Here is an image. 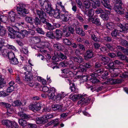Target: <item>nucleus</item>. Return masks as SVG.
<instances>
[{"instance_id": "obj_1", "label": "nucleus", "mask_w": 128, "mask_h": 128, "mask_svg": "<svg viewBox=\"0 0 128 128\" xmlns=\"http://www.w3.org/2000/svg\"><path fill=\"white\" fill-rule=\"evenodd\" d=\"M42 6V8L46 9L47 12L50 16H54L56 18H59L60 17V13L58 10H54L51 7L50 4L46 0H39Z\"/></svg>"}, {"instance_id": "obj_2", "label": "nucleus", "mask_w": 128, "mask_h": 128, "mask_svg": "<svg viewBox=\"0 0 128 128\" xmlns=\"http://www.w3.org/2000/svg\"><path fill=\"white\" fill-rule=\"evenodd\" d=\"M26 5L21 4L19 6L17 7V11L20 15L23 16L28 13V11L26 8Z\"/></svg>"}, {"instance_id": "obj_3", "label": "nucleus", "mask_w": 128, "mask_h": 128, "mask_svg": "<svg viewBox=\"0 0 128 128\" xmlns=\"http://www.w3.org/2000/svg\"><path fill=\"white\" fill-rule=\"evenodd\" d=\"M2 124L5 125L7 128H18V125L15 122H12L8 120H4L2 121Z\"/></svg>"}, {"instance_id": "obj_4", "label": "nucleus", "mask_w": 128, "mask_h": 128, "mask_svg": "<svg viewBox=\"0 0 128 128\" xmlns=\"http://www.w3.org/2000/svg\"><path fill=\"white\" fill-rule=\"evenodd\" d=\"M117 25L121 29L120 30H118L117 29H114L113 30L112 32L111 35L114 38H116V36L118 35L119 33L123 32L126 30V28H125V27L121 24L118 23L117 24Z\"/></svg>"}, {"instance_id": "obj_5", "label": "nucleus", "mask_w": 128, "mask_h": 128, "mask_svg": "<svg viewBox=\"0 0 128 128\" xmlns=\"http://www.w3.org/2000/svg\"><path fill=\"white\" fill-rule=\"evenodd\" d=\"M56 92V90L53 87L51 88L46 93L48 98L54 100L55 97L54 94Z\"/></svg>"}, {"instance_id": "obj_6", "label": "nucleus", "mask_w": 128, "mask_h": 128, "mask_svg": "<svg viewBox=\"0 0 128 128\" xmlns=\"http://www.w3.org/2000/svg\"><path fill=\"white\" fill-rule=\"evenodd\" d=\"M41 104L40 103H34L30 105L29 108L33 112H35L41 109Z\"/></svg>"}, {"instance_id": "obj_7", "label": "nucleus", "mask_w": 128, "mask_h": 128, "mask_svg": "<svg viewBox=\"0 0 128 128\" xmlns=\"http://www.w3.org/2000/svg\"><path fill=\"white\" fill-rule=\"evenodd\" d=\"M122 4H118V5H116L114 6V10L118 14L122 15L124 14L125 11L122 8Z\"/></svg>"}, {"instance_id": "obj_8", "label": "nucleus", "mask_w": 128, "mask_h": 128, "mask_svg": "<svg viewBox=\"0 0 128 128\" xmlns=\"http://www.w3.org/2000/svg\"><path fill=\"white\" fill-rule=\"evenodd\" d=\"M68 62L70 63L69 64L68 66H69L70 68L73 70H76L78 68V70L80 72H82L85 70V69L83 67V66L81 64L79 65V66H78V67H76L74 65L72 62L70 61Z\"/></svg>"}, {"instance_id": "obj_9", "label": "nucleus", "mask_w": 128, "mask_h": 128, "mask_svg": "<svg viewBox=\"0 0 128 128\" xmlns=\"http://www.w3.org/2000/svg\"><path fill=\"white\" fill-rule=\"evenodd\" d=\"M40 5L41 6L40 10H36V14L40 18H45L46 16V13L42 10H45L46 9H44L42 8V6H41V4L40 2Z\"/></svg>"}, {"instance_id": "obj_10", "label": "nucleus", "mask_w": 128, "mask_h": 128, "mask_svg": "<svg viewBox=\"0 0 128 128\" xmlns=\"http://www.w3.org/2000/svg\"><path fill=\"white\" fill-rule=\"evenodd\" d=\"M25 76L24 78V80L27 82H29L33 79V75L31 73L28 72H24Z\"/></svg>"}, {"instance_id": "obj_11", "label": "nucleus", "mask_w": 128, "mask_h": 128, "mask_svg": "<svg viewBox=\"0 0 128 128\" xmlns=\"http://www.w3.org/2000/svg\"><path fill=\"white\" fill-rule=\"evenodd\" d=\"M99 58L101 60V63L103 65H106L110 61L109 58L104 55H101L99 56Z\"/></svg>"}, {"instance_id": "obj_12", "label": "nucleus", "mask_w": 128, "mask_h": 128, "mask_svg": "<svg viewBox=\"0 0 128 128\" xmlns=\"http://www.w3.org/2000/svg\"><path fill=\"white\" fill-rule=\"evenodd\" d=\"M66 96V94L64 92H62L60 93H57L56 95H55L54 100H56L59 101H60Z\"/></svg>"}, {"instance_id": "obj_13", "label": "nucleus", "mask_w": 128, "mask_h": 128, "mask_svg": "<svg viewBox=\"0 0 128 128\" xmlns=\"http://www.w3.org/2000/svg\"><path fill=\"white\" fill-rule=\"evenodd\" d=\"M94 53L92 50H88L86 51L84 55L85 60L92 58L93 57Z\"/></svg>"}, {"instance_id": "obj_14", "label": "nucleus", "mask_w": 128, "mask_h": 128, "mask_svg": "<svg viewBox=\"0 0 128 128\" xmlns=\"http://www.w3.org/2000/svg\"><path fill=\"white\" fill-rule=\"evenodd\" d=\"M98 74L96 73L92 74L90 76L91 78H90L89 80L92 83L95 84L98 82L99 80L97 79L96 77L98 76Z\"/></svg>"}, {"instance_id": "obj_15", "label": "nucleus", "mask_w": 128, "mask_h": 128, "mask_svg": "<svg viewBox=\"0 0 128 128\" xmlns=\"http://www.w3.org/2000/svg\"><path fill=\"white\" fill-rule=\"evenodd\" d=\"M26 102L24 101L21 102L20 100H16L14 102L12 103V105L13 106H20L21 105L24 106L26 104Z\"/></svg>"}, {"instance_id": "obj_16", "label": "nucleus", "mask_w": 128, "mask_h": 128, "mask_svg": "<svg viewBox=\"0 0 128 128\" xmlns=\"http://www.w3.org/2000/svg\"><path fill=\"white\" fill-rule=\"evenodd\" d=\"M63 106L62 105L59 104H55L52 105V110L55 111H60L64 110L62 109Z\"/></svg>"}, {"instance_id": "obj_17", "label": "nucleus", "mask_w": 128, "mask_h": 128, "mask_svg": "<svg viewBox=\"0 0 128 128\" xmlns=\"http://www.w3.org/2000/svg\"><path fill=\"white\" fill-rule=\"evenodd\" d=\"M88 16L89 17L88 20V21L90 22V21L91 18H94L93 17H92V16L94 15V12L93 10L92 9H91L89 10H88L87 11L86 10V12H84V14H88Z\"/></svg>"}, {"instance_id": "obj_18", "label": "nucleus", "mask_w": 128, "mask_h": 128, "mask_svg": "<svg viewBox=\"0 0 128 128\" xmlns=\"http://www.w3.org/2000/svg\"><path fill=\"white\" fill-rule=\"evenodd\" d=\"M8 29L10 33H8V34L10 36V37L12 38H15V35L16 31L14 30L13 28L11 27H8Z\"/></svg>"}, {"instance_id": "obj_19", "label": "nucleus", "mask_w": 128, "mask_h": 128, "mask_svg": "<svg viewBox=\"0 0 128 128\" xmlns=\"http://www.w3.org/2000/svg\"><path fill=\"white\" fill-rule=\"evenodd\" d=\"M72 58L74 62H76L79 64L82 63L84 60V59L81 56L73 57Z\"/></svg>"}, {"instance_id": "obj_20", "label": "nucleus", "mask_w": 128, "mask_h": 128, "mask_svg": "<svg viewBox=\"0 0 128 128\" xmlns=\"http://www.w3.org/2000/svg\"><path fill=\"white\" fill-rule=\"evenodd\" d=\"M44 46L41 44H38L35 46L34 48L38 50V52H44V53L46 52V50H44L43 49Z\"/></svg>"}, {"instance_id": "obj_21", "label": "nucleus", "mask_w": 128, "mask_h": 128, "mask_svg": "<svg viewBox=\"0 0 128 128\" xmlns=\"http://www.w3.org/2000/svg\"><path fill=\"white\" fill-rule=\"evenodd\" d=\"M8 18L12 22H14L15 20L16 13L14 12L11 11L8 12Z\"/></svg>"}, {"instance_id": "obj_22", "label": "nucleus", "mask_w": 128, "mask_h": 128, "mask_svg": "<svg viewBox=\"0 0 128 128\" xmlns=\"http://www.w3.org/2000/svg\"><path fill=\"white\" fill-rule=\"evenodd\" d=\"M36 120V123L39 124L45 123L47 122V120H45L44 118V116L42 118H37Z\"/></svg>"}, {"instance_id": "obj_23", "label": "nucleus", "mask_w": 128, "mask_h": 128, "mask_svg": "<svg viewBox=\"0 0 128 128\" xmlns=\"http://www.w3.org/2000/svg\"><path fill=\"white\" fill-rule=\"evenodd\" d=\"M82 96L80 94H78L77 95H70V98L74 101H75L78 99H80L82 98Z\"/></svg>"}, {"instance_id": "obj_24", "label": "nucleus", "mask_w": 128, "mask_h": 128, "mask_svg": "<svg viewBox=\"0 0 128 128\" xmlns=\"http://www.w3.org/2000/svg\"><path fill=\"white\" fill-rule=\"evenodd\" d=\"M68 80L70 82L69 84L70 86V89L71 91L75 93H76L78 92V90L76 88L74 84V83H70V80L68 79Z\"/></svg>"}, {"instance_id": "obj_25", "label": "nucleus", "mask_w": 128, "mask_h": 128, "mask_svg": "<svg viewBox=\"0 0 128 128\" xmlns=\"http://www.w3.org/2000/svg\"><path fill=\"white\" fill-rule=\"evenodd\" d=\"M64 12L65 14H62L61 16V18L64 21L67 22L69 18L68 12L66 11V12Z\"/></svg>"}, {"instance_id": "obj_26", "label": "nucleus", "mask_w": 128, "mask_h": 128, "mask_svg": "<svg viewBox=\"0 0 128 128\" xmlns=\"http://www.w3.org/2000/svg\"><path fill=\"white\" fill-rule=\"evenodd\" d=\"M56 38L57 40L62 38V34L61 31L57 29L56 30Z\"/></svg>"}, {"instance_id": "obj_27", "label": "nucleus", "mask_w": 128, "mask_h": 128, "mask_svg": "<svg viewBox=\"0 0 128 128\" xmlns=\"http://www.w3.org/2000/svg\"><path fill=\"white\" fill-rule=\"evenodd\" d=\"M62 31V34L68 37L70 36V32L68 31V27L64 26L63 29Z\"/></svg>"}, {"instance_id": "obj_28", "label": "nucleus", "mask_w": 128, "mask_h": 128, "mask_svg": "<svg viewBox=\"0 0 128 128\" xmlns=\"http://www.w3.org/2000/svg\"><path fill=\"white\" fill-rule=\"evenodd\" d=\"M82 99L80 100L78 102V104H87L90 101V99L88 98H85L82 97Z\"/></svg>"}, {"instance_id": "obj_29", "label": "nucleus", "mask_w": 128, "mask_h": 128, "mask_svg": "<svg viewBox=\"0 0 128 128\" xmlns=\"http://www.w3.org/2000/svg\"><path fill=\"white\" fill-rule=\"evenodd\" d=\"M18 122L20 125L22 126L23 127H25L27 125V122L26 120L22 119H19Z\"/></svg>"}, {"instance_id": "obj_30", "label": "nucleus", "mask_w": 128, "mask_h": 128, "mask_svg": "<svg viewBox=\"0 0 128 128\" xmlns=\"http://www.w3.org/2000/svg\"><path fill=\"white\" fill-rule=\"evenodd\" d=\"M110 14V12L107 11L106 13L101 14L100 17L101 18H102L104 20H108Z\"/></svg>"}, {"instance_id": "obj_31", "label": "nucleus", "mask_w": 128, "mask_h": 128, "mask_svg": "<svg viewBox=\"0 0 128 128\" xmlns=\"http://www.w3.org/2000/svg\"><path fill=\"white\" fill-rule=\"evenodd\" d=\"M6 31L2 26H0V36H5L6 34Z\"/></svg>"}, {"instance_id": "obj_32", "label": "nucleus", "mask_w": 128, "mask_h": 128, "mask_svg": "<svg viewBox=\"0 0 128 128\" xmlns=\"http://www.w3.org/2000/svg\"><path fill=\"white\" fill-rule=\"evenodd\" d=\"M92 21V23H94L97 25L98 26L100 24V20L98 18H91L90 21Z\"/></svg>"}, {"instance_id": "obj_33", "label": "nucleus", "mask_w": 128, "mask_h": 128, "mask_svg": "<svg viewBox=\"0 0 128 128\" xmlns=\"http://www.w3.org/2000/svg\"><path fill=\"white\" fill-rule=\"evenodd\" d=\"M117 50H119L122 51L125 54L128 55V49H126L124 48L119 46H118L116 47Z\"/></svg>"}, {"instance_id": "obj_34", "label": "nucleus", "mask_w": 128, "mask_h": 128, "mask_svg": "<svg viewBox=\"0 0 128 128\" xmlns=\"http://www.w3.org/2000/svg\"><path fill=\"white\" fill-rule=\"evenodd\" d=\"M44 26L46 28L49 30H52L55 28L48 22L46 25H44Z\"/></svg>"}, {"instance_id": "obj_35", "label": "nucleus", "mask_w": 128, "mask_h": 128, "mask_svg": "<svg viewBox=\"0 0 128 128\" xmlns=\"http://www.w3.org/2000/svg\"><path fill=\"white\" fill-rule=\"evenodd\" d=\"M6 82L4 78H2V76L0 75V88H2L6 85Z\"/></svg>"}, {"instance_id": "obj_36", "label": "nucleus", "mask_w": 128, "mask_h": 128, "mask_svg": "<svg viewBox=\"0 0 128 128\" xmlns=\"http://www.w3.org/2000/svg\"><path fill=\"white\" fill-rule=\"evenodd\" d=\"M23 111H21L18 113V115L21 118L26 119L28 118V116L23 113Z\"/></svg>"}, {"instance_id": "obj_37", "label": "nucleus", "mask_w": 128, "mask_h": 128, "mask_svg": "<svg viewBox=\"0 0 128 128\" xmlns=\"http://www.w3.org/2000/svg\"><path fill=\"white\" fill-rule=\"evenodd\" d=\"M101 2L105 8L108 9L110 8V5L107 0H102Z\"/></svg>"}, {"instance_id": "obj_38", "label": "nucleus", "mask_w": 128, "mask_h": 128, "mask_svg": "<svg viewBox=\"0 0 128 128\" xmlns=\"http://www.w3.org/2000/svg\"><path fill=\"white\" fill-rule=\"evenodd\" d=\"M8 50L7 49H4L3 48L2 49H0V54H2L4 56H7Z\"/></svg>"}, {"instance_id": "obj_39", "label": "nucleus", "mask_w": 128, "mask_h": 128, "mask_svg": "<svg viewBox=\"0 0 128 128\" xmlns=\"http://www.w3.org/2000/svg\"><path fill=\"white\" fill-rule=\"evenodd\" d=\"M7 55L10 60L12 59L15 57L14 53L12 52H8L7 53Z\"/></svg>"}, {"instance_id": "obj_40", "label": "nucleus", "mask_w": 128, "mask_h": 128, "mask_svg": "<svg viewBox=\"0 0 128 128\" xmlns=\"http://www.w3.org/2000/svg\"><path fill=\"white\" fill-rule=\"evenodd\" d=\"M44 118L45 120H46L48 121V119L50 118H54V116L53 114H48L44 116Z\"/></svg>"}, {"instance_id": "obj_41", "label": "nucleus", "mask_w": 128, "mask_h": 128, "mask_svg": "<svg viewBox=\"0 0 128 128\" xmlns=\"http://www.w3.org/2000/svg\"><path fill=\"white\" fill-rule=\"evenodd\" d=\"M25 20L27 22L30 23L31 24H33V19L31 17H26L25 18Z\"/></svg>"}, {"instance_id": "obj_42", "label": "nucleus", "mask_w": 128, "mask_h": 128, "mask_svg": "<svg viewBox=\"0 0 128 128\" xmlns=\"http://www.w3.org/2000/svg\"><path fill=\"white\" fill-rule=\"evenodd\" d=\"M59 119L58 118H56L53 120L52 121V123L53 125V127H55L58 126L59 124V122L58 121Z\"/></svg>"}, {"instance_id": "obj_43", "label": "nucleus", "mask_w": 128, "mask_h": 128, "mask_svg": "<svg viewBox=\"0 0 128 128\" xmlns=\"http://www.w3.org/2000/svg\"><path fill=\"white\" fill-rule=\"evenodd\" d=\"M106 26L108 29L112 30L114 28V24L112 22H109L106 24Z\"/></svg>"}, {"instance_id": "obj_44", "label": "nucleus", "mask_w": 128, "mask_h": 128, "mask_svg": "<svg viewBox=\"0 0 128 128\" xmlns=\"http://www.w3.org/2000/svg\"><path fill=\"white\" fill-rule=\"evenodd\" d=\"M46 36L50 38L54 39L55 38V36L53 33L51 32H47L46 34Z\"/></svg>"}, {"instance_id": "obj_45", "label": "nucleus", "mask_w": 128, "mask_h": 128, "mask_svg": "<svg viewBox=\"0 0 128 128\" xmlns=\"http://www.w3.org/2000/svg\"><path fill=\"white\" fill-rule=\"evenodd\" d=\"M54 47L58 50H61L62 49V46L60 44H55L54 45Z\"/></svg>"}, {"instance_id": "obj_46", "label": "nucleus", "mask_w": 128, "mask_h": 128, "mask_svg": "<svg viewBox=\"0 0 128 128\" xmlns=\"http://www.w3.org/2000/svg\"><path fill=\"white\" fill-rule=\"evenodd\" d=\"M70 63L68 62L65 61L63 62H60V66L62 67H65L68 66Z\"/></svg>"}, {"instance_id": "obj_47", "label": "nucleus", "mask_w": 128, "mask_h": 128, "mask_svg": "<svg viewBox=\"0 0 128 128\" xmlns=\"http://www.w3.org/2000/svg\"><path fill=\"white\" fill-rule=\"evenodd\" d=\"M63 42L65 44L68 45H70L71 44V42L70 41L69 39L66 38L63 39Z\"/></svg>"}, {"instance_id": "obj_48", "label": "nucleus", "mask_w": 128, "mask_h": 128, "mask_svg": "<svg viewBox=\"0 0 128 128\" xmlns=\"http://www.w3.org/2000/svg\"><path fill=\"white\" fill-rule=\"evenodd\" d=\"M10 60L11 63L12 64H17L18 62V59L15 58V57H14V58H13L12 60Z\"/></svg>"}, {"instance_id": "obj_49", "label": "nucleus", "mask_w": 128, "mask_h": 128, "mask_svg": "<svg viewBox=\"0 0 128 128\" xmlns=\"http://www.w3.org/2000/svg\"><path fill=\"white\" fill-rule=\"evenodd\" d=\"M31 39L36 43L40 41V38L37 36L32 37L31 38Z\"/></svg>"}, {"instance_id": "obj_50", "label": "nucleus", "mask_w": 128, "mask_h": 128, "mask_svg": "<svg viewBox=\"0 0 128 128\" xmlns=\"http://www.w3.org/2000/svg\"><path fill=\"white\" fill-rule=\"evenodd\" d=\"M91 38L95 42H100L99 39L96 37V35L94 34H91Z\"/></svg>"}, {"instance_id": "obj_51", "label": "nucleus", "mask_w": 128, "mask_h": 128, "mask_svg": "<svg viewBox=\"0 0 128 128\" xmlns=\"http://www.w3.org/2000/svg\"><path fill=\"white\" fill-rule=\"evenodd\" d=\"M14 35H15V37H17L18 38H24L22 35V34L21 32H19L16 31L15 33V34Z\"/></svg>"}, {"instance_id": "obj_52", "label": "nucleus", "mask_w": 128, "mask_h": 128, "mask_svg": "<svg viewBox=\"0 0 128 128\" xmlns=\"http://www.w3.org/2000/svg\"><path fill=\"white\" fill-rule=\"evenodd\" d=\"M35 30L38 33L43 34H44V32L41 28L37 27L36 28Z\"/></svg>"}, {"instance_id": "obj_53", "label": "nucleus", "mask_w": 128, "mask_h": 128, "mask_svg": "<svg viewBox=\"0 0 128 128\" xmlns=\"http://www.w3.org/2000/svg\"><path fill=\"white\" fill-rule=\"evenodd\" d=\"M36 25H38L40 24V19L37 17H36L34 19L33 22Z\"/></svg>"}, {"instance_id": "obj_54", "label": "nucleus", "mask_w": 128, "mask_h": 128, "mask_svg": "<svg viewBox=\"0 0 128 128\" xmlns=\"http://www.w3.org/2000/svg\"><path fill=\"white\" fill-rule=\"evenodd\" d=\"M32 68V67L30 66L29 65L25 66L23 68L24 70L28 71L27 72L31 70Z\"/></svg>"}, {"instance_id": "obj_55", "label": "nucleus", "mask_w": 128, "mask_h": 128, "mask_svg": "<svg viewBox=\"0 0 128 128\" xmlns=\"http://www.w3.org/2000/svg\"><path fill=\"white\" fill-rule=\"evenodd\" d=\"M0 104L1 105L4 106L7 108H9L11 107V105L8 103L2 102H0Z\"/></svg>"}, {"instance_id": "obj_56", "label": "nucleus", "mask_w": 128, "mask_h": 128, "mask_svg": "<svg viewBox=\"0 0 128 128\" xmlns=\"http://www.w3.org/2000/svg\"><path fill=\"white\" fill-rule=\"evenodd\" d=\"M14 89V86H9L6 89L7 92L10 93L13 91Z\"/></svg>"}, {"instance_id": "obj_57", "label": "nucleus", "mask_w": 128, "mask_h": 128, "mask_svg": "<svg viewBox=\"0 0 128 128\" xmlns=\"http://www.w3.org/2000/svg\"><path fill=\"white\" fill-rule=\"evenodd\" d=\"M62 72L65 74L70 73V74H72V72L70 70L68 69H65L62 70Z\"/></svg>"}, {"instance_id": "obj_58", "label": "nucleus", "mask_w": 128, "mask_h": 128, "mask_svg": "<svg viewBox=\"0 0 128 128\" xmlns=\"http://www.w3.org/2000/svg\"><path fill=\"white\" fill-rule=\"evenodd\" d=\"M112 80L114 84L120 83H121L122 82L121 80L119 79H114L112 78Z\"/></svg>"}, {"instance_id": "obj_59", "label": "nucleus", "mask_w": 128, "mask_h": 128, "mask_svg": "<svg viewBox=\"0 0 128 128\" xmlns=\"http://www.w3.org/2000/svg\"><path fill=\"white\" fill-rule=\"evenodd\" d=\"M20 32L22 35L23 38L26 36L27 35L28 33V32L26 30H21Z\"/></svg>"}, {"instance_id": "obj_60", "label": "nucleus", "mask_w": 128, "mask_h": 128, "mask_svg": "<svg viewBox=\"0 0 128 128\" xmlns=\"http://www.w3.org/2000/svg\"><path fill=\"white\" fill-rule=\"evenodd\" d=\"M58 5H59L61 7V8H62V11L64 12H66V10L65 8V7L64 6L62 5V3L61 2H60L58 3Z\"/></svg>"}, {"instance_id": "obj_61", "label": "nucleus", "mask_w": 128, "mask_h": 128, "mask_svg": "<svg viewBox=\"0 0 128 128\" xmlns=\"http://www.w3.org/2000/svg\"><path fill=\"white\" fill-rule=\"evenodd\" d=\"M103 40L106 42H109L111 41L112 38L110 37L106 36L104 38Z\"/></svg>"}, {"instance_id": "obj_62", "label": "nucleus", "mask_w": 128, "mask_h": 128, "mask_svg": "<svg viewBox=\"0 0 128 128\" xmlns=\"http://www.w3.org/2000/svg\"><path fill=\"white\" fill-rule=\"evenodd\" d=\"M82 16V15L81 14H76L77 18L80 21L82 22L83 21V19Z\"/></svg>"}, {"instance_id": "obj_63", "label": "nucleus", "mask_w": 128, "mask_h": 128, "mask_svg": "<svg viewBox=\"0 0 128 128\" xmlns=\"http://www.w3.org/2000/svg\"><path fill=\"white\" fill-rule=\"evenodd\" d=\"M59 56L61 59L63 60L66 58V56L61 52L60 53Z\"/></svg>"}, {"instance_id": "obj_64", "label": "nucleus", "mask_w": 128, "mask_h": 128, "mask_svg": "<svg viewBox=\"0 0 128 128\" xmlns=\"http://www.w3.org/2000/svg\"><path fill=\"white\" fill-rule=\"evenodd\" d=\"M42 90L44 92H48L49 90L48 88L46 86H44L42 88Z\"/></svg>"}]
</instances>
